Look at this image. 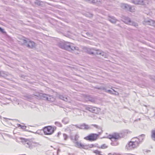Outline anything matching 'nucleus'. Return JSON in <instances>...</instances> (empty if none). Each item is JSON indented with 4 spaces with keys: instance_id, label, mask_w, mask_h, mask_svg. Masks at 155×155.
Returning <instances> with one entry per match:
<instances>
[{
    "instance_id": "nucleus-1",
    "label": "nucleus",
    "mask_w": 155,
    "mask_h": 155,
    "mask_svg": "<svg viewBox=\"0 0 155 155\" xmlns=\"http://www.w3.org/2000/svg\"><path fill=\"white\" fill-rule=\"evenodd\" d=\"M145 135L142 134L138 137L131 139L126 146V148L128 150H132L137 148L140 143L142 141Z\"/></svg>"
},
{
    "instance_id": "nucleus-2",
    "label": "nucleus",
    "mask_w": 155,
    "mask_h": 155,
    "mask_svg": "<svg viewBox=\"0 0 155 155\" xmlns=\"http://www.w3.org/2000/svg\"><path fill=\"white\" fill-rule=\"evenodd\" d=\"M98 129V134H92L89 135L88 136L85 137L84 139L87 140H89L90 141H93L96 140L98 136L102 132L101 128L98 125L94 124L92 125Z\"/></svg>"
},
{
    "instance_id": "nucleus-3",
    "label": "nucleus",
    "mask_w": 155,
    "mask_h": 155,
    "mask_svg": "<svg viewBox=\"0 0 155 155\" xmlns=\"http://www.w3.org/2000/svg\"><path fill=\"white\" fill-rule=\"evenodd\" d=\"M58 45L60 48L69 51H78L79 50L78 47H74L73 44L68 43L61 42Z\"/></svg>"
},
{
    "instance_id": "nucleus-4",
    "label": "nucleus",
    "mask_w": 155,
    "mask_h": 155,
    "mask_svg": "<svg viewBox=\"0 0 155 155\" xmlns=\"http://www.w3.org/2000/svg\"><path fill=\"white\" fill-rule=\"evenodd\" d=\"M21 140V142L27 147H28L30 149L32 148V147L31 145H34V143H32L30 140H28L26 139L20 138Z\"/></svg>"
},
{
    "instance_id": "nucleus-5",
    "label": "nucleus",
    "mask_w": 155,
    "mask_h": 155,
    "mask_svg": "<svg viewBox=\"0 0 155 155\" xmlns=\"http://www.w3.org/2000/svg\"><path fill=\"white\" fill-rule=\"evenodd\" d=\"M44 134L46 135H50L54 132V128L49 126L45 127L43 129Z\"/></svg>"
},
{
    "instance_id": "nucleus-6",
    "label": "nucleus",
    "mask_w": 155,
    "mask_h": 155,
    "mask_svg": "<svg viewBox=\"0 0 155 155\" xmlns=\"http://www.w3.org/2000/svg\"><path fill=\"white\" fill-rule=\"evenodd\" d=\"M120 137V135L118 133H114L111 135L108 136L107 137L110 139L112 141L118 139Z\"/></svg>"
},
{
    "instance_id": "nucleus-7",
    "label": "nucleus",
    "mask_w": 155,
    "mask_h": 155,
    "mask_svg": "<svg viewBox=\"0 0 155 155\" xmlns=\"http://www.w3.org/2000/svg\"><path fill=\"white\" fill-rule=\"evenodd\" d=\"M42 97L44 99L53 102L55 100V98L52 95L44 94L42 95Z\"/></svg>"
},
{
    "instance_id": "nucleus-8",
    "label": "nucleus",
    "mask_w": 155,
    "mask_h": 155,
    "mask_svg": "<svg viewBox=\"0 0 155 155\" xmlns=\"http://www.w3.org/2000/svg\"><path fill=\"white\" fill-rule=\"evenodd\" d=\"M121 7L122 8L128 10L132 12H134L135 11V8L133 6H131L127 4H121Z\"/></svg>"
},
{
    "instance_id": "nucleus-9",
    "label": "nucleus",
    "mask_w": 155,
    "mask_h": 155,
    "mask_svg": "<svg viewBox=\"0 0 155 155\" xmlns=\"http://www.w3.org/2000/svg\"><path fill=\"white\" fill-rule=\"evenodd\" d=\"M85 108L86 110L94 113H97L98 111V109L97 107L91 106H86Z\"/></svg>"
},
{
    "instance_id": "nucleus-10",
    "label": "nucleus",
    "mask_w": 155,
    "mask_h": 155,
    "mask_svg": "<svg viewBox=\"0 0 155 155\" xmlns=\"http://www.w3.org/2000/svg\"><path fill=\"white\" fill-rule=\"evenodd\" d=\"M145 25H148L155 27V21L152 20H145L143 22Z\"/></svg>"
},
{
    "instance_id": "nucleus-11",
    "label": "nucleus",
    "mask_w": 155,
    "mask_h": 155,
    "mask_svg": "<svg viewBox=\"0 0 155 155\" xmlns=\"http://www.w3.org/2000/svg\"><path fill=\"white\" fill-rule=\"evenodd\" d=\"M58 96L59 98L61 99L66 101H68V102H70L69 101V97H67L66 96L64 97L63 95H58Z\"/></svg>"
},
{
    "instance_id": "nucleus-12",
    "label": "nucleus",
    "mask_w": 155,
    "mask_h": 155,
    "mask_svg": "<svg viewBox=\"0 0 155 155\" xmlns=\"http://www.w3.org/2000/svg\"><path fill=\"white\" fill-rule=\"evenodd\" d=\"M122 20L125 23L128 24H130L131 21V20L130 18L125 16L123 17L122 18Z\"/></svg>"
},
{
    "instance_id": "nucleus-13",
    "label": "nucleus",
    "mask_w": 155,
    "mask_h": 155,
    "mask_svg": "<svg viewBox=\"0 0 155 155\" xmlns=\"http://www.w3.org/2000/svg\"><path fill=\"white\" fill-rule=\"evenodd\" d=\"M85 50V51L87 52L88 54H94V52L93 51L94 50V48H86Z\"/></svg>"
},
{
    "instance_id": "nucleus-14",
    "label": "nucleus",
    "mask_w": 155,
    "mask_h": 155,
    "mask_svg": "<svg viewBox=\"0 0 155 155\" xmlns=\"http://www.w3.org/2000/svg\"><path fill=\"white\" fill-rule=\"evenodd\" d=\"M35 46V43L32 41H29L27 44V47L30 48H34Z\"/></svg>"
},
{
    "instance_id": "nucleus-15",
    "label": "nucleus",
    "mask_w": 155,
    "mask_h": 155,
    "mask_svg": "<svg viewBox=\"0 0 155 155\" xmlns=\"http://www.w3.org/2000/svg\"><path fill=\"white\" fill-rule=\"evenodd\" d=\"M76 145V146L79 148H84L85 146L84 145L82 144L81 143H79L78 142L76 141L74 143Z\"/></svg>"
},
{
    "instance_id": "nucleus-16",
    "label": "nucleus",
    "mask_w": 155,
    "mask_h": 155,
    "mask_svg": "<svg viewBox=\"0 0 155 155\" xmlns=\"http://www.w3.org/2000/svg\"><path fill=\"white\" fill-rule=\"evenodd\" d=\"M94 51H95V52H94V54H100L102 56H104V55L105 53L101 51L95 49H94Z\"/></svg>"
},
{
    "instance_id": "nucleus-17",
    "label": "nucleus",
    "mask_w": 155,
    "mask_h": 155,
    "mask_svg": "<svg viewBox=\"0 0 155 155\" xmlns=\"http://www.w3.org/2000/svg\"><path fill=\"white\" fill-rule=\"evenodd\" d=\"M79 128L80 129H88L89 128V127L88 125H86L84 124H83L79 125Z\"/></svg>"
},
{
    "instance_id": "nucleus-18",
    "label": "nucleus",
    "mask_w": 155,
    "mask_h": 155,
    "mask_svg": "<svg viewBox=\"0 0 155 155\" xmlns=\"http://www.w3.org/2000/svg\"><path fill=\"white\" fill-rule=\"evenodd\" d=\"M108 20L113 23H116L117 20L114 17H109L108 18Z\"/></svg>"
},
{
    "instance_id": "nucleus-19",
    "label": "nucleus",
    "mask_w": 155,
    "mask_h": 155,
    "mask_svg": "<svg viewBox=\"0 0 155 155\" xmlns=\"http://www.w3.org/2000/svg\"><path fill=\"white\" fill-rule=\"evenodd\" d=\"M131 2L135 4L141 5L142 0H132Z\"/></svg>"
},
{
    "instance_id": "nucleus-20",
    "label": "nucleus",
    "mask_w": 155,
    "mask_h": 155,
    "mask_svg": "<svg viewBox=\"0 0 155 155\" xmlns=\"http://www.w3.org/2000/svg\"><path fill=\"white\" fill-rule=\"evenodd\" d=\"M151 139L155 141V130H151Z\"/></svg>"
},
{
    "instance_id": "nucleus-21",
    "label": "nucleus",
    "mask_w": 155,
    "mask_h": 155,
    "mask_svg": "<svg viewBox=\"0 0 155 155\" xmlns=\"http://www.w3.org/2000/svg\"><path fill=\"white\" fill-rule=\"evenodd\" d=\"M150 2L148 0H142V3H141V5H146L149 4Z\"/></svg>"
},
{
    "instance_id": "nucleus-22",
    "label": "nucleus",
    "mask_w": 155,
    "mask_h": 155,
    "mask_svg": "<svg viewBox=\"0 0 155 155\" xmlns=\"http://www.w3.org/2000/svg\"><path fill=\"white\" fill-rule=\"evenodd\" d=\"M69 122V119L68 118H64L62 120V122L64 124H66L68 123Z\"/></svg>"
},
{
    "instance_id": "nucleus-23",
    "label": "nucleus",
    "mask_w": 155,
    "mask_h": 155,
    "mask_svg": "<svg viewBox=\"0 0 155 155\" xmlns=\"http://www.w3.org/2000/svg\"><path fill=\"white\" fill-rule=\"evenodd\" d=\"M103 90L105 91L106 92L108 93L111 94H114V93L113 92V91L110 90H107L106 89L105 87L103 88Z\"/></svg>"
},
{
    "instance_id": "nucleus-24",
    "label": "nucleus",
    "mask_w": 155,
    "mask_h": 155,
    "mask_svg": "<svg viewBox=\"0 0 155 155\" xmlns=\"http://www.w3.org/2000/svg\"><path fill=\"white\" fill-rule=\"evenodd\" d=\"M101 0H92V2L94 3L99 4Z\"/></svg>"
},
{
    "instance_id": "nucleus-25",
    "label": "nucleus",
    "mask_w": 155,
    "mask_h": 155,
    "mask_svg": "<svg viewBox=\"0 0 155 155\" xmlns=\"http://www.w3.org/2000/svg\"><path fill=\"white\" fill-rule=\"evenodd\" d=\"M88 100L92 102H94L95 101V100L94 98L91 97L90 96H88L87 97Z\"/></svg>"
},
{
    "instance_id": "nucleus-26",
    "label": "nucleus",
    "mask_w": 155,
    "mask_h": 155,
    "mask_svg": "<svg viewBox=\"0 0 155 155\" xmlns=\"http://www.w3.org/2000/svg\"><path fill=\"white\" fill-rule=\"evenodd\" d=\"M129 25H133L135 27L138 26V24L137 23L131 21H130Z\"/></svg>"
},
{
    "instance_id": "nucleus-27",
    "label": "nucleus",
    "mask_w": 155,
    "mask_h": 155,
    "mask_svg": "<svg viewBox=\"0 0 155 155\" xmlns=\"http://www.w3.org/2000/svg\"><path fill=\"white\" fill-rule=\"evenodd\" d=\"M17 125L18 127H20L22 129H25L26 128V126H22L19 124H17Z\"/></svg>"
},
{
    "instance_id": "nucleus-28",
    "label": "nucleus",
    "mask_w": 155,
    "mask_h": 155,
    "mask_svg": "<svg viewBox=\"0 0 155 155\" xmlns=\"http://www.w3.org/2000/svg\"><path fill=\"white\" fill-rule=\"evenodd\" d=\"M93 152L99 155H102L101 154V152L98 150H95L93 151Z\"/></svg>"
},
{
    "instance_id": "nucleus-29",
    "label": "nucleus",
    "mask_w": 155,
    "mask_h": 155,
    "mask_svg": "<svg viewBox=\"0 0 155 155\" xmlns=\"http://www.w3.org/2000/svg\"><path fill=\"white\" fill-rule=\"evenodd\" d=\"M55 124L57 126L59 127H61L62 125L59 122H56L55 123Z\"/></svg>"
},
{
    "instance_id": "nucleus-30",
    "label": "nucleus",
    "mask_w": 155,
    "mask_h": 155,
    "mask_svg": "<svg viewBox=\"0 0 155 155\" xmlns=\"http://www.w3.org/2000/svg\"><path fill=\"white\" fill-rule=\"evenodd\" d=\"M32 143H34V145H31V146H32V147L33 146L37 147L40 145L38 143H35V142H32Z\"/></svg>"
},
{
    "instance_id": "nucleus-31",
    "label": "nucleus",
    "mask_w": 155,
    "mask_h": 155,
    "mask_svg": "<svg viewBox=\"0 0 155 155\" xmlns=\"http://www.w3.org/2000/svg\"><path fill=\"white\" fill-rule=\"evenodd\" d=\"M63 136L64 139L65 140H67L68 138V136L65 134H63Z\"/></svg>"
},
{
    "instance_id": "nucleus-32",
    "label": "nucleus",
    "mask_w": 155,
    "mask_h": 155,
    "mask_svg": "<svg viewBox=\"0 0 155 155\" xmlns=\"http://www.w3.org/2000/svg\"><path fill=\"white\" fill-rule=\"evenodd\" d=\"M107 146L106 144H104L101 145L100 147V148H101L102 149H105L107 147Z\"/></svg>"
},
{
    "instance_id": "nucleus-33",
    "label": "nucleus",
    "mask_w": 155,
    "mask_h": 155,
    "mask_svg": "<svg viewBox=\"0 0 155 155\" xmlns=\"http://www.w3.org/2000/svg\"><path fill=\"white\" fill-rule=\"evenodd\" d=\"M79 136L78 135H76L74 137V140H75L77 141L78 140Z\"/></svg>"
},
{
    "instance_id": "nucleus-34",
    "label": "nucleus",
    "mask_w": 155,
    "mask_h": 155,
    "mask_svg": "<svg viewBox=\"0 0 155 155\" xmlns=\"http://www.w3.org/2000/svg\"><path fill=\"white\" fill-rule=\"evenodd\" d=\"M111 145H112L113 146H117L118 145V143H111Z\"/></svg>"
},
{
    "instance_id": "nucleus-35",
    "label": "nucleus",
    "mask_w": 155,
    "mask_h": 155,
    "mask_svg": "<svg viewBox=\"0 0 155 155\" xmlns=\"http://www.w3.org/2000/svg\"><path fill=\"white\" fill-rule=\"evenodd\" d=\"M113 91L115 92L114 93V94H114L116 95H119V93L117 92H116L114 90L112 89Z\"/></svg>"
},
{
    "instance_id": "nucleus-36",
    "label": "nucleus",
    "mask_w": 155,
    "mask_h": 155,
    "mask_svg": "<svg viewBox=\"0 0 155 155\" xmlns=\"http://www.w3.org/2000/svg\"><path fill=\"white\" fill-rule=\"evenodd\" d=\"M0 31L1 32L3 33L5 32L4 30L3 29L1 28V27H0Z\"/></svg>"
},
{
    "instance_id": "nucleus-37",
    "label": "nucleus",
    "mask_w": 155,
    "mask_h": 155,
    "mask_svg": "<svg viewBox=\"0 0 155 155\" xmlns=\"http://www.w3.org/2000/svg\"><path fill=\"white\" fill-rule=\"evenodd\" d=\"M105 87H96V88L98 89H101L103 90V88H104Z\"/></svg>"
},
{
    "instance_id": "nucleus-38",
    "label": "nucleus",
    "mask_w": 155,
    "mask_h": 155,
    "mask_svg": "<svg viewBox=\"0 0 155 155\" xmlns=\"http://www.w3.org/2000/svg\"><path fill=\"white\" fill-rule=\"evenodd\" d=\"M36 3L38 4H40L41 2L40 1H38Z\"/></svg>"
},
{
    "instance_id": "nucleus-39",
    "label": "nucleus",
    "mask_w": 155,
    "mask_h": 155,
    "mask_svg": "<svg viewBox=\"0 0 155 155\" xmlns=\"http://www.w3.org/2000/svg\"><path fill=\"white\" fill-rule=\"evenodd\" d=\"M75 126H76L77 128H79V126H78L77 125H75Z\"/></svg>"
},
{
    "instance_id": "nucleus-40",
    "label": "nucleus",
    "mask_w": 155,
    "mask_h": 155,
    "mask_svg": "<svg viewBox=\"0 0 155 155\" xmlns=\"http://www.w3.org/2000/svg\"><path fill=\"white\" fill-rule=\"evenodd\" d=\"M145 13H146V14H149V15H150V13H148V12H145Z\"/></svg>"
},
{
    "instance_id": "nucleus-41",
    "label": "nucleus",
    "mask_w": 155,
    "mask_h": 155,
    "mask_svg": "<svg viewBox=\"0 0 155 155\" xmlns=\"http://www.w3.org/2000/svg\"><path fill=\"white\" fill-rule=\"evenodd\" d=\"M153 117L155 119V112L154 115Z\"/></svg>"
},
{
    "instance_id": "nucleus-42",
    "label": "nucleus",
    "mask_w": 155,
    "mask_h": 155,
    "mask_svg": "<svg viewBox=\"0 0 155 155\" xmlns=\"http://www.w3.org/2000/svg\"><path fill=\"white\" fill-rule=\"evenodd\" d=\"M111 154V153H109V154Z\"/></svg>"
}]
</instances>
